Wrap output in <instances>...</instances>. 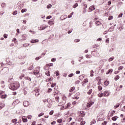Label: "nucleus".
<instances>
[{
  "label": "nucleus",
  "mask_w": 125,
  "mask_h": 125,
  "mask_svg": "<svg viewBox=\"0 0 125 125\" xmlns=\"http://www.w3.org/2000/svg\"><path fill=\"white\" fill-rule=\"evenodd\" d=\"M77 6H79V4L75 3L74 5L73 6V8H76Z\"/></svg>",
  "instance_id": "nucleus-43"
},
{
  "label": "nucleus",
  "mask_w": 125,
  "mask_h": 125,
  "mask_svg": "<svg viewBox=\"0 0 125 125\" xmlns=\"http://www.w3.org/2000/svg\"><path fill=\"white\" fill-rule=\"evenodd\" d=\"M25 80H26L27 81H29V82H31V78L29 77H25L24 78Z\"/></svg>",
  "instance_id": "nucleus-31"
},
{
  "label": "nucleus",
  "mask_w": 125,
  "mask_h": 125,
  "mask_svg": "<svg viewBox=\"0 0 125 125\" xmlns=\"http://www.w3.org/2000/svg\"><path fill=\"white\" fill-rule=\"evenodd\" d=\"M54 111L51 110V111L49 112V115H50V116L52 115V114H54Z\"/></svg>",
  "instance_id": "nucleus-52"
},
{
  "label": "nucleus",
  "mask_w": 125,
  "mask_h": 125,
  "mask_svg": "<svg viewBox=\"0 0 125 125\" xmlns=\"http://www.w3.org/2000/svg\"><path fill=\"white\" fill-rule=\"evenodd\" d=\"M22 121L23 123H27L28 122V119H27V118L26 116H23L22 117Z\"/></svg>",
  "instance_id": "nucleus-9"
},
{
  "label": "nucleus",
  "mask_w": 125,
  "mask_h": 125,
  "mask_svg": "<svg viewBox=\"0 0 125 125\" xmlns=\"http://www.w3.org/2000/svg\"><path fill=\"white\" fill-rule=\"evenodd\" d=\"M104 94L105 97H107V96H109V95H110V94L107 91H105L104 92Z\"/></svg>",
  "instance_id": "nucleus-14"
},
{
  "label": "nucleus",
  "mask_w": 125,
  "mask_h": 125,
  "mask_svg": "<svg viewBox=\"0 0 125 125\" xmlns=\"http://www.w3.org/2000/svg\"><path fill=\"white\" fill-rule=\"evenodd\" d=\"M118 118H119V117H118V116H114V117H113L112 118V121H117V119Z\"/></svg>",
  "instance_id": "nucleus-27"
},
{
  "label": "nucleus",
  "mask_w": 125,
  "mask_h": 125,
  "mask_svg": "<svg viewBox=\"0 0 125 125\" xmlns=\"http://www.w3.org/2000/svg\"><path fill=\"white\" fill-rule=\"evenodd\" d=\"M1 6L3 8H4L5 7V3H3L1 4Z\"/></svg>",
  "instance_id": "nucleus-56"
},
{
  "label": "nucleus",
  "mask_w": 125,
  "mask_h": 125,
  "mask_svg": "<svg viewBox=\"0 0 125 125\" xmlns=\"http://www.w3.org/2000/svg\"><path fill=\"white\" fill-rule=\"evenodd\" d=\"M3 37L4 39H7V37H8V35L6 34H4Z\"/></svg>",
  "instance_id": "nucleus-55"
},
{
  "label": "nucleus",
  "mask_w": 125,
  "mask_h": 125,
  "mask_svg": "<svg viewBox=\"0 0 125 125\" xmlns=\"http://www.w3.org/2000/svg\"><path fill=\"white\" fill-rule=\"evenodd\" d=\"M56 85V83H53L51 84V87H54V86H55Z\"/></svg>",
  "instance_id": "nucleus-54"
},
{
  "label": "nucleus",
  "mask_w": 125,
  "mask_h": 125,
  "mask_svg": "<svg viewBox=\"0 0 125 125\" xmlns=\"http://www.w3.org/2000/svg\"><path fill=\"white\" fill-rule=\"evenodd\" d=\"M55 74L56 75L57 77L58 76H59V71H57L55 72Z\"/></svg>",
  "instance_id": "nucleus-47"
},
{
  "label": "nucleus",
  "mask_w": 125,
  "mask_h": 125,
  "mask_svg": "<svg viewBox=\"0 0 125 125\" xmlns=\"http://www.w3.org/2000/svg\"><path fill=\"white\" fill-rule=\"evenodd\" d=\"M62 100H63V101H64V103H66V101H67L66 97L65 96H63L62 97Z\"/></svg>",
  "instance_id": "nucleus-23"
},
{
  "label": "nucleus",
  "mask_w": 125,
  "mask_h": 125,
  "mask_svg": "<svg viewBox=\"0 0 125 125\" xmlns=\"http://www.w3.org/2000/svg\"><path fill=\"white\" fill-rule=\"evenodd\" d=\"M83 118L81 117L78 119V122H81L80 123V125H85V121H83Z\"/></svg>",
  "instance_id": "nucleus-6"
},
{
  "label": "nucleus",
  "mask_w": 125,
  "mask_h": 125,
  "mask_svg": "<svg viewBox=\"0 0 125 125\" xmlns=\"http://www.w3.org/2000/svg\"><path fill=\"white\" fill-rule=\"evenodd\" d=\"M102 88L103 87H102V86L101 85H99L98 87V89L99 91H101V90L102 89Z\"/></svg>",
  "instance_id": "nucleus-36"
},
{
  "label": "nucleus",
  "mask_w": 125,
  "mask_h": 125,
  "mask_svg": "<svg viewBox=\"0 0 125 125\" xmlns=\"http://www.w3.org/2000/svg\"><path fill=\"white\" fill-rule=\"evenodd\" d=\"M18 12H17V11H15L13 13V14L14 15H16V14H17Z\"/></svg>",
  "instance_id": "nucleus-64"
},
{
  "label": "nucleus",
  "mask_w": 125,
  "mask_h": 125,
  "mask_svg": "<svg viewBox=\"0 0 125 125\" xmlns=\"http://www.w3.org/2000/svg\"><path fill=\"white\" fill-rule=\"evenodd\" d=\"M72 98L73 99H79V97L78 96H74Z\"/></svg>",
  "instance_id": "nucleus-50"
},
{
  "label": "nucleus",
  "mask_w": 125,
  "mask_h": 125,
  "mask_svg": "<svg viewBox=\"0 0 125 125\" xmlns=\"http://www.w3.org/2000/svg\"><path fill=\"white\" fill-rule=\"evenodd\" d=\"M102 102L103 103H104V104H106V103H107V100L105 98H103L102 100Z\"/></svg>",
  "instance_id": "nucleus-25"
},
{
  "label": "nucleus",
  "mask_w": 125,
  "mask_h": 125,
  "mask_svg": "<svg viewBox=\"0 0 125 125\" xmlns=\"http://www.w3.org/2000/svg\"><path fill=\"white\" fill-rule=\"evenodd\" d=\"M123 69H124V66H120V67L118 68V70H119V71H121V70H123Z\"/></svg>",
  "instance_id": "nucleus-46"
},
{
  "label": "nucleus",
  "mask_w": 125,
  "mask_h": 125,
  "mask_svg": "<svg viewBox=\"0 0 125 125\" xmlns=\"http://www.w3.org/2000/svg\"><path fill=\"white\" fill-rule=\"evenodd\" d=\"M47 102H48V103L50 104V103H51L52 102V101H51V100L50 99H48L47 100Z\"/></svg>",
  "instance_id": "nucleus-44"
},
{
  "label": "nucleus",
  "mask_w": 125,
  "mask_h": 125,
  "mask_svg": "<svg viewBox=\"0 0 125 125\" xmlns=\"http://www.w3.org/2000/svg\"><path fill=\"white\" fill-rule=\"evenodd\" d=\"M44 115V113H41L39 114L38 117H42V116H43Z\"/></svg>",
  "instance_id": "nucleus-49"
},
{
  "label": "nucleus",
  "mask_w": 125,
  "mask_h": 125,
  "mask_svg": "<svg viewBox=\"0 0 125 125\" xmlns=\"http://www.w3.org/2000/svg\"><path fill=\"white\" fill-rule=\"evenodd\" d=\"M62 119H58L57 120V123H58L59 124H61V123H62Z\"/></svg>",
  "instance_id": "nucleus-35"
},
{
  "label": "nucleus",
  "mask_w": 125,
  "mask_h": 125,
  "mask_svg": "<svg viewBox=\"0 0 125 125\" xmlns=\"http://www.w3.org/2000/svg\"><path fill=\"white\" fill-rule=\"evenodd\" d=\"M19 58H20V59H24V58H25V57L22 55H20Z\"/></svg>",
  "instance_id": "nucleus-41"
},
{
  "label": "nucleus",
  "mask_w": 125,
  "mask_h": 125,
  "mask_svg": "<svg viewBox=\"0 0 125 125\" xmlns=\"http://www.w3.org/2000/svg\"><path fill=\"white\" fill-rule=\"evenodd\" d=\"M89 9L90 10H91V11H92L93 10H95V6H91L90 7H89Z\"/></svg>",
  "instance_id": "nucleus-21"
},
{
  "label": "nucleus",
  "mask_w": 125,
  "mask_h": 125,
  "mask_svg": "<svg viewBox=\"0 0 125 125\" xmlns=\"http://www.w3.org/2000/svg\"><path fill=\"white\" fill-rule=\"evenodd\" d=\"M95 24H96V26H101V25H102V23L100 21H96Z\"/></svg>",
  "instance_id": "nucleus-16"
},
{
  "label": "nucleus",
  "mask_w": 125,
  "mask_h": 125,
  "mask_svg": "<svg viewBox=\"0 0 125 125\" xmlns=\"http://www.w3.org/2000/svg\"><path fill=\"white\" fill-rule=\"evenodd\" d=\"M93 104H94V102L91 101L87 104L86 107L87 108H89L92 105H93Z\"/></svg>",
  "instance_id": "nucleus-7"
},
{
  "label": "nucleus",
  "mask_w": 125,
  "mask_h": 125,
  "mask_svg": "<svg viewBox=\"0 0 125 125\" xmlns=\"http://www.w3.org/2000/svg\"><path fill=\"white\" fill-rule=\"evenodd\" d=\"M12 42H14L15 43H16V42H17V39H16V38H14Z\"/></svg>",
  "instance_id": "nucleus-42"
},
{
  "label": "nucleus",
  "mask_w": 125,
  "mask_h": 125,
  "mask_svg": "<svg viewBox=\"0 0 125 125\" xmlns=\"http://www.w3.org/2000/svg\"><path fill=\"white\" fill-rule=\"evenodd\" d=\"M20 87V84L19 82H15L14 83H11V85L9 86V88L12 90H16Z\"/></svg>",
  "instance_id": "nucleus-1"
},
{
  "label": "nucleus",
  "mask_w": 125,
  "mask_h": 125,
  "mask_svg": "<svg viewBox=\"0 0 125 125\" xmlns=\"http://www.w3.org/2000/svg\"><path fill=\"white\" fill-rule=\"evenodd\" d=\"M22 38H23V40H26V38H27V35H22Z\"/></svg>",
  "instance_id": "nucleus-58"
},
{
  "label": "nucleus",
  "mask_w": 125,
  "mask_h": 125,
  "mask_svg": "<svg viewBox=\"0 0 125 125\" xmlns=\"http://www.w3.org/2000/svg\"><path fill=\"white\" fill-rule=\"evenodd\" d=\"M45 74L46 76H47L48 77H50V72H49V71H46Z\"/></svg>",
  "instance_id": "nucleus-24"
},
{
  "label": "nucleus",
  "mask_w": 125,
  "mask_h": 125,
  "mask_svg": "<svg viewBox=\"0 0 125 125\" xmlns=\"http://www.w3.org/2000/svg\"><path fill=\"white\" fill-rule=\"evenodd\" d=\"M26 11H27V9H22L21 10V13H24V12H26Z\"/></svg>",
  "instance_id": "nucleus-40"
},
{
  "label": "nucleus",
  "mask_w": 125,
  "mask_h": 125,
  "mask_svg": "<svg viewBox=\"0 0 125 125\" xmlns=\"http://www.w3.org/2000/svg\"><path fill=\"white\" fill-rule=\"evenodd\" d=\"M74 74L73 73H71L69 75H68L69 78H72V77H73Z\"/></svg>",
  "instance_id": "nucleus-53"
},
{
  "label": "nucleus",
  "mask_w": 125,
  "mask_h": 125,
  "mask_svg": "<svg viewBox=\"0 0 125 125\" xmlns=\"http://www.w3.org/2000/svg\"><path fill=\"white\" fill-rule=\"evenodd\" d=\"M88 83V79H87V78H86L82 82V85H84V84H85V83Z\"/></svg>",
  "instance_id": "nucleus-11"
},
{
  "label": "nucleus",
  "mask_w": 125,
  "mask_h": 125,
  "mask_svg": "<svg viewBox=\"0 0 125 125\" xmlns=\"http://www.w3.org/2000/svg\"><path fill=\"white\" fill-rule=\"evenodd\" d=\"M53 78L52 77V78H49L46 79V81H45V82H46V83H48V82H51V81H53Z\"/></svg>",
  "instance_id": "nucleus-18"
},
{
  "label": "nucleus",
  "mask_w": 125,
  "mask_h": 125,
  "mask_svg": "<svg viewBox=\"0 0 125 125\" xmlns=\"http://www.w3.org/2000/svg\"><path fill=\"white\" fill-rule=\"evenodd\" d=\"M79 115L80 117H84L85 116V114H84V112L83 111H81L79 112Z\"/></svg>",
  "instance_id": "nucleus-10"
},
{
  "label": "nucleus",
  "mask_w": 125,
  "mask_h": 125,
  "mask_svg": "<svg viewBox=\"0 0 125 125\" xmlns=\"http://www.w3.org/2000/svg\"><path fill=\"white\" fill-rule=\"evenodd\" d=\"M92 93V89H90L88 92H87V94L89 95H90Z\"/></svg>",
  "instance_id": "nucleus-33"
},
{
  "label": "nucleus",
  "mask_w": 125,
  "mask_h": 125,
  "mask_svg": "<svg viewBox=\"0 0 125 125\" xmlns=\"http://www.w3.org/2000/svg\"><path fill=\"white\" fill-rule=\"evenodd\" d=\"M109 81H105V82H104V85H106V86L109 85Z\"/></svg>",
  "instance_id": "nucleus-32"
},
{
  "label": "nucleus",
  "mask_w": 125,
  "mask_h": 125,
  "mask_svg": "<svg viewBox=\"0 0 125 125\" xmlns=\"http://www.w3.org/2000/svg\"><path fill=\"white\" fill-rule=\"evenodd\" d=\"M48 23L50 26H52L53 25H54V21H52V20H50L48 22Z\"/></svg>",
  "instance_id": "nucleus-12"
},
{
  "label": "nucleus",
  "mask_w": 125,
  "mask_h": 125,
  "mask_svg": "<svg viewBox=\"0 0 125 125\" xmlns=\"http://www.w3.org/2000/svg\"><path fill=\"white\" fill-rule=\"evenodd\" d=\"M120 106V104L118 103L117 104L114 106V109H117L118 107Z\"/></svg>",
  "instance_id": "nucleus-30"
},
{
  "label": "nucleus",
  "mask_w": 125,
  "mask_h": 125,
  "mask_svg": "<svg viewBox=\"0 0 125 125\" xmlns=\"http://www.w3.org/2000/svg\"><path fill=\"white\" fill-rule=\"evenodd\" d=\"M52 17L51 16H48L46 17V19H50V18H52Z\"/></svg>",
  "instance_id": "nucleus-62"
},
{
  "label": "nucleus",
  "mask_w": 125,
  "mask_h": 125,
  "mask_svg": "<svg viewBox=\"0 0 125 125\" xmlns=\"http://www.w3.org/2000/svg\"><path fill=\"white\" fill-rule=\"evenodd\" d=\"M96 123V121H95V120H94L93 121H92L90 123V125H93V124H95Z\"/></svg>",
  "instance_id": "nucleus-48"
},
{
  "label": "nucleus",
  "mask_w": 125,
  "mask_h": 125,
  "mask_svg": "<svg viewBox=\"0 0 125 125\" xmlns=\"http://www.w3.org/2000/svg\"><path fill=\"white\" fill-rule=\"evenodd\" d=\"M113 73V69H110L108 70V72L106 73V75H111Z\"/></svg>",
  "instance_id": "nucleus-13"
},
{
  "label": "nucleus",
  "mask_w": 125,
  "mask_h": 125,
  "mask_svg": "<svg viewBox=\"0 0 125 125\" xmlns=\"http://www.w3.org/2000/svg\"><path fill=\"white\" fill-rule=\"evenodd\" d=\"M83 79V76H79V80H81L82 81Z\"/></svg>",
  "instance_id": "nucleus-61"
},
{
  "label": "nucleus",
  "mask_w": 125,
  "mask_h": 125,
  "mask_svg": "<svg viewBox=\"0 0 125 125\" xmlns=\"http://www.w3.org/2000/svg\"><path fill=\"white\" fill-rule=\"evenodd\" d=\"M12 123H13V124H14V125H16V124H17V120L16 119L12 120Z\"/></svg>",
  "instance_id": "nucleus-19"
},
{
  "label": "nucleus",
  "mask_w": 125,
  "mask_h": 125,
  "mask_svg": "<svg viewBox=\"0 0 125 125\" xmlns=\"http://www.w3.org/2000/svg\"><path fill=\"white\" fill-rule=\"evenodd\" d=\"M6 97H7V95L6 94L2 95L0 96V98H1V99H5V98H6Z\"/></svg>",
  "instance_id": "nucleus-20"
},
{
  "label": "nucleus",
  "mask_w": 125,
  "mask_h": 125,
  "mask_svg": "<svg viewBox=\"0 0 125 125\" xmlns=\"http://www.w3.org/2000/svg\"><path fill=\"white\" fill-rule=\"evenodd\" d=\"M114 59H115V57H111V58H110L108 59V62H111L113 61V60H114Z\"/></svg>",
  "instance_id": "nucleus-28"
},
{
  "label": "nucleus",
  "mask_w": 125,
  "mask_h": 125,
  "mask_svg": "<svg viewBox=\"0 0 125 125\" xmlns=\"http://www.w3.org/2000/svg\"><path fill=\"white\" fill-rule=\"evenodd\" d=\"M107 125V121H104V123H102V125Z\"/></svg>",
  "instance_id": "nucleus-63"
},
{
  "label": "nucleus",
  "mask_w": 125,
  "mask_h": 125,
  "mask_svg": "<svg viewBox=\"0 0 125 125\" xmlns=\"http://www.w3.org/2000/svg\"><path fill=\"white\" fill-rule=\"evenodd\" d=\"M51 6H52V5H51V4H49L47 6V8H51Z\"/></svg>",
  "instance_id": "nucleus-57"
},
{
  "label": "nucleus",
  "mask_w": 125,
  "mask_h": 125,
  "mask_svg": "<svg viewBox=\"0 0 125 125\" xmlns=\"http://www.w3.org/2000/svg\"><path fill=\"white\" fill-rule=\"evenodd\" d=\"M85 57H86V58H91V55H89L88 54H87V55H85Z\"/></svg>",
  "instance_id": "nucleus-51"
},
{
  "label": "nucleus",
  "mask_w": 125,
  "mask_h": 125,
  "mask_svg": "<svg viewBox=\"0 0 125 125\" xmlns=\"http://www.w3.org/2000/svg\"><path fill=\"white\" fill-rule=\"evenodd\" d=\"M32 115H28V116H27V118H28L29 120H31V119H32Z\"/></svg>",
  "instance_id": "nucleus-59"
},
{
  "label": "nucleus",
  "mask_w": 125,
  "mask_h": 125,
  "mask_svg": "<svg viewBox=\"0 0 125 125\" xmlns=\"http://www.w3.org/2000/svg\"><path fill=\"white\" fill-rule=\"evenodd\" d=\"M46 28H47V26L45 25V24H43L40 27H38V29L40 31H42V30H44V29H46Z\"/></svg>",
  "instance_id": "nucleus-5"
},
{
  "label": "nucleus",
  "mask_w": 125,
  "mask_h": 125,
  "mask_svg": "<svg viewBox=\"0 0 125 125\" xmlns=\"http://www.w3.org/2000/svg\"><path fill=\"white\" fill-rule=\"evenodd\" d=\"M62 109H70L71 108H73L72 106V104L68 103L67 104V105L65 106H62Z\"/></svg>",
  "instance_id": "nucleus-3"
},
{
  "label": "nucleus",
  "mask_w": 125,
  "mask_h": 125,
  "mask_svg": "<svg viewBox=\"0 0 125 125\" xmlns=\"http://www.w3.org/2000/svg\"><path fill=\"white\" fill-rule=\"evenodd\" d=\"M75 86H73L70 88V89L69 90V96H71L72 94H73L74 91H75Z\"/></svg>",
  "instance_id": "nucleus-4"
},
{
  "label": "nucleus",
  "mask_w": 125,
  "mask_h": 125,
  "mask_svg": "<svg viewBox=\"0 0 125 125\" xmlns=\"http://www.w3.org/2000/svg\"><path fill=\"white\" fill-rule=\"evenodd\" d=\"M34 69V65L32 64H31L30 66L28 67V70H33Z\"/></svg>",
  "instance_id": "nucleus-29"
},
{
  "label": "nucleus",
  "mask_w": 125,
  "mask_h": 125,
  "mask_svg": "<svg viewBox=\"0 0 125 125\" xmlns=\"http://www.w3.org/2000/svg\"><path fill=\"white\" fill-rule=\"evenodd\" d=\"M31 43H35L36 42H39V40L36 39V40H32L30 42Z\"/></svg>",
  "instance_id": "nucleus-17"
},
{
  "label": "nucleus",
  "mask_w": 125,
  "mask_h": 125,
  "mask_svg": "<svg viewBox=\"0 0 125 125\" xmlns=\"http://www.w3.org/2000/svg\"><path fill=\"white\" fill-rule=\"evenodd\" d=\"M112 19H113V16H110L108 17V20H112Z\"/></svg>",
  "instance_id": "nucleus-60"
},
{
  "label": "nucleus",
  "mask_w": 125,
  "mask_h": 125,
  "mask_svg": "<svg viewBox=\"0 0 125 125\" xmlns=\"http://www.w3.org/2000/svg\"><path fill=\"white\" fill-rule=\"evenodd\" d=\"M55 100L57 102H59V96H57L55 97Z\"/></svg>",
  "instance_id": "nucleus-38"
},
{
  "label": "nucleus",
  "mask_w": 125,
  "mask_h": 125,
  "mask_svg": "<svg viewBox=\"0 0 125 125\" xmlns=\"http://www.w3.org/2000/svg\"><path fill=\"white\" fill-rule=\"evenodd\" d=\"M120 79V76L119 75H116V77L114 78L115 81H118Z\"/></svg>",
  "instance_id": "nucleus-34"
},
{
  "label": "nucleus",
  "mask_w": 125,
  "mask_h": 125,
  "mask_svg": "<svg viewBox=\"0 0 125 125\" xmlns=\"http://www.w3.org/2000/svg\"><path fill=\"white\" fill-rule=\"evenodd\" d=\"M51 66H53V63H50L47 64L46 66H44V69L47 70V67H51Z\"/></svg>",
  "instance_id": "nucleus-8"
},
{
  "label": "nucleus",
  "mask_w": 125,
  "mask_h": 125,
  "mask_svg": "<svg viewBox=\"0 0 125 125\" xmlns=\"http://www.w3.org/2000/svg\"><path fill=\"white\" fill-rule=\"evenodd\" d=\"M98 96L99 97H100V98L103 97V96H104V93H99L98 94Z\"/></svg>",
  "instance_id": "nucleus-22"
},
{
  "label": "nucleus",
  "mask_w": 125,
  "mask_h": 125,
  "mask_svg": "<svg viewBox=\"0 0 125 125\" xmlns=\"http://www.w3.org/2000/svg\"><path fill=\"white\" fill-rule=\"evenodd\" d=\"M40 71H41V68H40V67H37L35 68V70L33 72L34 75L37 76L38 78L40 77Z\"/></svg>",
  "instance_id": "nucleus-2"
},
{
  "label": "nucleus",
  "mask_w": 125,
  "mask_h": 125,
  "mask_svg": "<svg viewBox=\"0 0 125 125\" xmlns=\"http://www.w3.org/2000/svg\"><path fill=\"white\" fill-rule=\"evenodd\" d=\"M90 73V77H93L94 76L93 74H94V72H93V70H91Z\"/></svg>",
  "instance_id": "nucleus-37"
},
{
  "label": "nucleus",
  "mask_w": 125,
  "mask_h": 125,
  "mask_svg": "<svg viewBox=\"0 0 125 125\" xmlns=\"http://www.w3.org/2000/svg\"><path fill=\"white\" fill-rule=\"evenodd\" d=\"M73 14H74V12H72L70 15H69L68 16V18H72V16H73Z\"/></svg>",
  "instance_id": "nucleus-39"
},
{
  "label": "nucleus",
  "mask_w": 125,
  "mask_h": 125,
  "mask_svg": "<svg viewBox=\"0 0 125 125\" xmlns=\"http://www.w3.org/2000/svg\"><path fill=\"white\" fill-rule=\"evenodd\" d=\"M51 91H52V89L49 88L47 90L48 93L51 92Z\"/></svg>",
  "instance_id": "nucleus-45"
},
{
  "label": "nucleus",
  "mask_w": 125,
  "mask_h": 125,
  "mask_svg": "<svg viewBox=\"0 0 125 125\" xmlns=\"http://www.w3.org/2000/svg\"><path fill=\"white\" fill-rule=\"evenodd\" d=\"M28 105H29V102L24 101L23 102V106H24V107H28Z\"/></svg>",
  "instance_id": "nucleus-15"
},
{
  "label": "nucleus",
  "mask_w": 125,
  "mask_h": 125,
  "mask_svg": "<svg viewBox=\"0 0 125 125\" xmlns=\"http://www.w3.org/2000/svg\"><path fill=\"white\" fill-rule=\"evenodd\" d=\"M0 106L3 108H4V107H5V104L2 102H0Z\"/></svg>",
  "instance_id": "nucleus-26"
}]
</instances>
